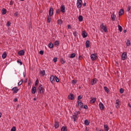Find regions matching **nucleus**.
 Returning a JSON list of instances; mask_svg holds the SVG:
<instances>
[{
	"instance_id": "6",
	"label": "nucleus",
	"mask_w": 131,
	"mask_h": 131,
	"mask_svg": "<svg viewBox=\"0 0 131 131\" xmlns=\"http://www.w3.org/2000/svg\"><path fill=\"white\" fill-rule=\"evenodd\" d=\"M53 11H54V10L53 9V7H50L49 11V16L50 17H52L53 16Z\"/></svg>"
},
{
	"instance_id": "15",
	"label": "nucleus",
	"mask_w": 131,
	"mask_h": 131,
	"mask_svg": "<svg viewBox=\"0 0 131 131\" xmlns=\"http://www.w3.org/2000/svg\"><path fill=\"white\" fill-rule=\"evenodd\" d=\"M50 80L52 83H54V82L55 81V77H54V75H51L50 78Z\"/></svg>"
},
{
	"instance_id": "57",
	"label": "nucleus",
	"mask_w": 131,
	"mask_h": 131,
	"mask_svg": "<svg viewBox=\"0 0 131 131\" xmlns=\"http://www.w3.org/2000/svg\"><path fill=\"white\" fill-rule=\"evenodd\" d=\"M10 6H12V5H13V1H10Z\"/></svg>"
},
{
	"instance_id": "1",
	"label": "nucleus",
	"mask_w": 131,
	"mask_h": 131,
	"mask_svg": "<svg viewBox=\"0 0 131 131\" xmlns=\"http://www.w3.org/2000/svg\"><path fill=\"white\" fill-rule=\"evenodd\" d=\"M91 58L92 61H96L98 59V55L97 54H92L91 55Z\"/></svg>"
},
{
	"instance_id": "29",
	"label": "nucleus",
	"mask_w": 131,
	"mask_h": 131,
	"mask_svg": "<svg viewBox=\"0 0 131 131\" xmlns=\"http://www.w3.org/2000/svg\"><path fill=\"white\" fill-rule=\"evenodd\" d=\"M76 118H77V116H76V115H74L72 117V119H74V121L76 122Z\"/></svg>"
},
{
	"instance_id": "45",
	"label": "nucleus",
	"mask_w": 131,
	"mask_h": 131,
	"mask_svg": "<svg viewBox=\"0 0 131 131\" xmlns=\"http://www.w3.org/2000/svg\"><path fill=\"white\" fill-rule=\"evenodd\" d=\"M77 99L78 101H80V100H81V99H82V96H81V95H79V96H78Z\"/></svg>"
},
{
	"instance_id": "36",
	"label": "nucleus",
	"mask_w": 131,
	"mask_h": 131,
	"mask_svg": "<svg viewBox=\"0 0 131 131\" xmlns=\"http://www.w3.org/2000/svg\"><path fill=\"white\" fill-rule=\"evenodd\" d=\"M118 27L120 32H121L122 31V27H121L120 25H119L118 26Z\"/></svg>"
},
{
	"instance_id": "22",
	"label": "nucleus",
	"mask_w": 131,
	"mask_h": 131,
	"mask_svg": "<svg viewBox=\"0 0 131 131\" xmlns=\"http://www.w3.org/2000/svg\"><path fill=\"white\" fill-rule=\"evenodd\" d=\"M104 131L109 130V126L107 125L104 124Z\"/></svg>"
},
{
	"instance_id": "47",
	"label": "nucleus",
	"mask_w": 131,
	"mask_h": 131,
	"mask_svg": "<svg viewBox=\"0 0 131 131\" xmlns=\"http://www.w3.org/2000/svg\"><path fill=\"white\" fill-rule=\"evenodd\" d=\"M38 79H37L35 82V86H37L38 84Z\"/></svg>"
},
{
	"instance_id": "23",
	"label": "nucleus",
	"mask_w": 131,
	"mask_h": 131,
	"mask_svg": "<svg viewBox=\"0 0 131 131\" xmlns=\"http://www.w3.org/2000/svg\"><path fill=\"white\" fill-rule=\"evenodd\" d=\"M54 127L55 128H58L59 127V122L57 121H55V123L54 124Z\"/></svg>"
},
{
	"instance_id": "53",
	"label": "nucleus",
	"mask_w": 131,
	"mask_h": 131,
	"mask_svg": "<svg viewBox=\"0 0 131 131\" xmlns=\"http://www.w3.org/2000/svg\"><path fill=\"white\" fill-rule=\"evenodd\" d=\"M39 54L40 55H43V51L41 50L39 51Z\"/></svg>"
},
{
	"instance_id": "52",
	"label": "nucleus",
	"mask_w": 131,
	"mask_h": 131,
	"mask_svg": "<svg viewBox=\"0 0 131 131\" xmlns=\"http://www.w3.org/2000/svg\"><path fill=\"white\" fill-rule=\"evenodd\" d=\"M57 57H54L53 59V62H54V63H56V62H57Z\"/></svg>"
},
{
	"instance_id": "56",
	"label": "nucleus",
	"mask_w": 131,
	"mask_h": 131,
	"mask_svg": "<svg viewBox=\"0 0 131 131\" xmlns=\"http://www.w3.org/2000/svg\"><path fill=\"white\" fill-rule=\"evenodd\" d=\"M60 13V9H57L56 10V14H59Z\"/></svg>"
},
{
	"instance_id": "61",
	"label": "nucleus",
	"mask_w": 131,
	"mask_h": 131,
	"mask_svg": "<svg viewBox=\"0 0 131 131\" xmlns=\"http://www.w3.org/2000/svg\"><path fill=\"white\" fill-rule=\"evenodd\" d=\"M79 59L80 60H81V59H82V56H79Z\"/></svg>"
},
{
	"instance_id": "46",
	"label": "nucleus",
	"mask_w": 131,
	"mask_h": 131,
	"mask_svg": "<svg viewBox=\"0 0 131 131\" xmlns=\"http://www.w3.org/2000/svg\"><path fill=\"white\" fill-rule=\"evenodd\" d=\"M11 131H16V127L15 126L12 127V128L11 129Z\"/></svg>"
},
{
	"instance_id": "34",
	"label": "nucleus",
	"mask_w": 131,
	"mask_h": 131,
	"mask_svg": "<svg viewBox=\"0 0 131 131\" xmlns=\"http://www.w3.org/2000/svg\"><path fill=\"white\" fill-rule=\"evenodd\" d=\"M54 79L56 80V82H59L60 81V80L59 79L58 77H57V76H54Z\"/></svg>"
},
{
	"instance_id": "38",
	"label": "nucleus",
	"mask_w": 131,
	"mask_h": 131,
	"mask_svg": "<svg viewBox=\"0 0 131 131\" xmlns=\"http://www.w3.org/2000/svg\"><path fill=\"white\" fill-rule=\"evenodd\" d=\"M23 83V80L21 79L20 81L18 83V85L20 86Z\"/></svg>"
},
{
	"instance_id": "5",
	"label": "nucleus",
	"mask_w": 131,
	"mask_h": 131,
	"mask_svg": "<svg viewBox=\"0 0 131 131\" xmlns=\"http://www.w3.org/2000/svg\"><path fill=\"white\" fill-rule=\"evenodd\" d=\"M127 58V53L126 52H123L122 54V59L123 61L126 60Z\"/></svg>"
},
{
	"instance_id": "62",
	"label": "nucleus",
	"mask_w": 131,
	"mask_h": 131,
	"mask_svg": "<svg viewBox=\"0 0 131 131\" xmlns=\"http://www.w3.org/2000/svg\"><path fill=\"white\" fill-rule=\"evenodd\" d=\"M85 6H86V3H84V4H83V7H85Z\"/></svg>"
},
{
	"instance_id": "3",
	"label": "nucleus",
	"mask_w": 131,
	"mask_h": 131,
	"mask_svg": "<svg viewBox=\"0 0 131 131\" xmlns=\"http://www.w3.org/2000/svg\"><path fill=\"white\" fill-rule=\"evenodd\" d=\"M82 5V0H77V7L78 9H80L81 8V6Z\"/></svg>"
},
{
	"instance_id": "64",
	"label": "nucleus",
	"mask_w": 131,
	"mask_h": 131,
	"mask_svg": "<svg viewBox=\"0 0 131 131\" xmlns=\"http://www.w3.org/2000/svg\"><path fill=\"white\" fill-rule=\"evenodd\" d=\"M2 115H3V114H2V113H0V118L2 117Z\"/></svg>"
},
{
	"instance_id": "58",
	"label": "nucleus",
	"mask_w": 131,
	"mask_h": 131,
	"mask_svg": "<svg viewBox=\"0 0 131 131\" xmlns=\"http://www.w3.org/2000/svg\"><path fill=\"white\" fill-rule=\"evenodd\" d=\"M68 29H69L70 28H71V26L70 25H68Z\"/></svg>"
},
{
	"instance_id": "30",
	"label": "nucleus",
	"mask_w": 131,
	"mask_h": 131,
	"mask_svg": "<svg viewBox=\"0 0 131 131\" xmlns=\"http://www.w3.org/2000/svg\"><path fill=\"white\" fill-rule=\"evenodd\" d=\"M75 56H76L75 53H72L71 54V56H70V58H71V59H73V58H75Z\"/></svg>"
},
{
	"instance_id": "24",
	"label": "nucleus",
	"mask_w": 131,
	"mask_h": 131,
	"mask_svg": "<svg viewBox=\"0 0 131 131\" xmlns=\"http://www.w3.org/2000/svg\"><path fill=\"white\" fill-rule=\"evenodd\" d=\"M96 98H93L92 99H91L90 101V103H92V104H94L96 102Z\"/></svg>"
},
{
	"instance_id": "14",
	"label": "nucleus",
	"mask_w": 131,
	"mask_h": 131,
	"mask_svg": "<svg viewBox=\"0 0 131 131\" xmlns=\"http://www.w3.org/2000/svg\"><path fill=\"white\" fill-rule=\"evenodd\" d=\"M99 108H100V110H103L105 108L104 104H103V103H102V102L99 103Z\"/></svg>"
},
{
	"instance_id": "9",
	"label": "nucleus",
	"mask_w": 131,
	"mask_h": 131,
	"mask_svg": "<svg viewBox=\"0 0 131 131\" xmlns=\"http://www.w3.org/2000/svg\"><path fill=\"white\" fill-rule=\"evenodd\" d=\"M11 91H13V94H16V93H18V92H19V89H18L17 87H14L12 89Z\"/></svg>"
},
{
	"instance_id": "49",
	"label": "nucleus",
	"mask_w": 131,
	"mask_h": 131,
	"mask_svg": "<svg viewBox=\"0 0 131 131\" xmlns=\"http://www.w3.org/2000/svg\"><path fill=\"white\" fill-rule=\"evenodd\" d=\"M76 82H77V80H73L72 81V83H73V84H76Z\"/></svg>"
},
{
	"instance_id": "43",
	"label": "nucleus",
	"mask_w": 131,
	"mask_h": 131,
	"mask_svg": "<svg viewBox=\"0 0 131 131\" xmlns=\"http://www.w3.org/2000/svg\"><path fill=\"white\" fill-rule=\"evenodd\" d=\"M60 62H61V64H64L65 63V61L64 60V59H63V58L60 59Z\"/></svg>"
},
{
	"instance_id": "40",
	"label": "nucleus",
	"mask_w": 131,
	"mask_h": 131,
	"mask_svg": "<svg viewBox=\"0 0 131 131\" xmlns=\"http://www.w3.org/2000/svg\"><path fill=\"white\" fill-rule=\"evenodd\" d=\"M120 94H123L124 93V89L121 88L119 91Z\"/></svg>"
},
{
	"instance_id": "41",
	"label": "nucleus",
	"mask_w": 131,
	"mask_h": 131,
	"mask_svg": "<svg viewBox=\"0 0 131 131\" xmlns=\"http://www.w3.org/2000/svg\"><path fill=\"white\" fill-rule=\"evenodd\" d=\"M54 45L55 46H59V45H60V42H59V41H55L54 42Z\"/></svg>"
},
{
	"instance_id": "13",
	"label": "nucleus",
	"mask_w": 131,
	"mask_h": 131,
	"mask_svg": "<svg viewBox=\"0 0 131 131\" xmlns=\"http://www.w3.org/2000/svg\"><path fill=\"white\" fill-rule=\"evenodd\" d=\"M82 36L83 38H85L88 36V34L86 33V32L85 31H83L82 32Z\"/></svg>"
},
{
	"instance_id": "48",
	"label": "nucleus",
	"mask_w": 131,
	"mask_h": 131,
	"mask_svg": "<svg viewBox=\"0 0 131 131\" xmlns=\"http://www.w3.org/2000/svg\"><path fill=\"white\" fill-rule=\"evenodd\" d=\"M17 63H19L20 65H22L23 64V62L22 61H20L19 59L17 60Z\"/></svg>"
},
{
	"instance_id": "4",
	"label": "nucleus",
	"mask_w": 131,
	"mask_h": 131,
	"mask_svg": "<svg viewBox=\"0 0 131 131\" xmlns=\"http://www.w3.org/2000/svg\"><path fill=\"white\" fill-rule=\"evenodd\" d=\"M101 29H103L104 32H108V30L107 29V26H104V24H102L100 25Z\"/></svg>"
},
{
	"instance_id": "39",
	"label": "nucleus",
	"mask_w": 131,
	"mask_h": 131,
	"mask_svg": "<svg viewBox=\"0 0 131 131\" xmlns=\"http://www.w3.org/2000/svg\"><path fill=\"white\" fill-rule=\"evenodd\" d=\"M79 114H80V112L79 111L75 112L74 113V115H76L77 117V115H78Z\"/></svg>"
},
{
	"instance_id": "35",
	"label": "nucleus",
	"mask_w": 131,
	"mask_h": 131,
	"mask_svg": "<svg viewBox=\"0 0 131 131\" xmlns=\"http://www.w3.org/2000/svg\"><path fill=\"white\" fill-rule=\"evenodd\" d=\"M126 46L127 47H129V46H130V41L128 39L127 40Z\"/></svg>"
},
{
	"instance_id": "11",
	"label": "nucleus",
	"mask_w": 131,
	"mask_h": 131,
	"mask_svg": "<svg viewBox=\"0 0 131 131\" xmlns=\"http://www.w3.org/2000/svg\"><path fill=\"white\" fill-rule=\"evenodd\" d=\"M60 12L61 13H65V6L64 5L61 6Z\"/></svg>"
},
{
	"instance_id": "19",
	"label": "nucleus",
	"mask_w": 131,
	"mask_h": 131,
	"mask_svg": "<svg viewBox=\"0 0 131 131\" xmlns=\"http://www.w3.org/2000/svg\"><path fill=\"white\" fill-rule=\"evenodd\" d=\"M92 82V85H94V84H96V83H97V79L94 78L92 80V81H91Z\"/></svg>"
},
{
	"instance_id": "33",
	"label": "nucleus",
	"mask_w": 131,
	"mask_h": 131,
	"mask_svg": "<svg viewBox=\"0 0 131 131\" xmlns=\"http://www.w3.org/2000/svg\"><path fill=\"white\" fill-rule=\"evenodd\" d=\"M84 124L85 125H90V122H89V120H85L84 121Z\"/></svg>"
},
{
	"instance_id": "27",
	"label": "nucleus",
	"mask_w": 131,
	"mask_h": 131,
	"mask_svg": "<svg viewBox=\"0 0 131 131\" xmlns=\"http://www.w3.org/2000/svg\"><path fill=\"white\" fill-rule=\"evenodd\" d=\"M61 131H67V127L62 126L61 128Z\"/></svg>"
},
{
	"instance_id": "63",
	"label": "nucleus",
	"mask_w": 131,
	"mask_h": 131,
	"mask_svg": "<svg viewBox=\"0 0 131 131\" xmlns=\"http://www.w3.org/2000/svg\"><path fill=\"white\" fill-rule=\"evenodd\" d=\"M123 32H124V33H126V30H124L123 31Z\"/></svg>"
},
{
	"instance_id": "21",
	"label": "nucleus",
	"mask_w": 131,
	"mask_h": 131,
	"mask_svg": "<svg viewBox=\"0 0 131 131\" xmlns=\"http://www.w3.org/2000/svg\"><path fill=\"white\" fill-rule=\"evenodd\" d=\"M51 21H52V17L50 15H47V22L50 23Z\"/></svg>"
},
{
	"instance_id": "50",
	"label": "nucleus",
	"mask_w": 131,
	"mask_h": 131,
	"mask_svg": "<svg viewBox=\"0 0 131 131\" xmlns=\"http://www.w3.org/2000/svg\"><path fill=\"white\" fill-rule=\"evenodd\" d=\"M10 26H11V23H10V21H8L7 26H8V27H10Z\"/></svg>"
},
{
	"instance_id": "37",
	"label": "nucleus",
	"mask_w": 131,
	"mask_h": 131,
	"mask_svg": "<svg viewBox=\"0 0 131 131\" xmlns=\"http://www.w3.org/2000/svg\"><path fill=\"white\" fill-rule=\"evenodd\" d=\"M62 23H63V21L62 20V19H58L57 20V24H62Z\"/></svg>"
},
{
	"instance_id": "18",
	"label": "nucleus",
	"mask_w": 131,
	"mask_h": 131,
	"mask_svg": "<svg viewBox=\"0 0 131 131\" xmlns=\"http://www.w3.org/2000/svg\"><path fill=\"white\" fill-rule=\"evenodd\" d=\"M78 105L80 107V108H83V103L82 102H79V101H78Z\"/></svg>"
},
{
	"instance_id": "55",
	"label": "nucleus",
	"mask_w": 131,
	"mask_h": 131,
	"mask_svg": "<svg viewBox=\"0 0 131 131\" xmlns=\"http://www.w3.org/2000/svg\"><path fill=\"white\" fill-rule=\"evenodd\" d=\"M83 108H84V109H88L89 107H88V105H84Z\"/></svg>"
},
{
	"instance_id": "7",
	"label": "nucleus",
	"mask_w": 131,
	"mask_h": 131,
	"mask_svg": "<svg viewBox=\"0 0 131 131\" xmlns=\"http://www.w3.org/2000/svg\"><path fill=\"white\" fill-rule=\"evenodd\" d=\"M25 54V51H24V50H20L18 52V55H19V56H24V55Z\"/></svg>"
},
{
	"instance_id": "42",
	"label": "nucleus",
	"mask_w": 131,
	"mask_h": 131,
	"mask_svg": "<svg viewBox=\"0 0 131 131\" xmlns=\"http://www.w3.org/2000/svg\"><path fill=\"white\" fill-rule=\"evenodd\" d=\"M119 103H120V102L119 101V100L118 99L116 101V104H118L117 105H116V108H117V106L119 105Z\"/></svg>"
},
{
	"instance_id": "20",
	"label": "nucleus",
	"mask_w": 131,
	"mask_h": 131,
	"mask_svg": "<svg viewBox=\"0 0 131 131\" xmlns=\"http://www.w3.org/2000/svg\"><path fill=\"white\" fill-rule=\"evenodd\" d=\"M39 74H41V75L45 76L46 75V71L45 70L40 71Z\"/></svg>"
},
{
	"instance_id": "32",
	"label": "nucleus",
	"mask_w": 131,
	"mask_h": 131,
	"mask_svg": "<svg viewBox=\"0 0 131 131\" xmlns=\"http://www.w3.org/2000/svg\"><path fill=\"white\" fill-rule=\"evenodd\" d=\"M6 57H7V53H6V52H4L2 54V58L3 59H6Z\"/></svg>"
},
{
	"instance_id": "44",
	"label": "nucleus",
	"mask_w": 131,
	"mask_h": 131,
	"mask_svg": "<svg viewBox=\"0 0 131 131\" xmlns=\"http://www.w3.org/2000/svg\"><path fill=\"white\" fill-rule=\"evenodd\" d=\"M130 9H131L130 6L128 5L127 9V12H129V11H130Z\"/></svg>"
},
{
	"instance_id": "16",
	"label": "nucleus",
	"mask_w": 131,
	"mask_h": 131,
	"mask_svg": "<svg viewBox=\"0 0 131 131\" xmlns=\"http://www.w3.org/2000/svg\"><path fill=\"white\" fill-rule=\"evenodd\" d=\"M32 94H35L36 93V87L33 86L32 88Z\"/></svg>"
},
{
	"instance_id": "51",
	"label": "nucleus",
	"mask_w": 131,
	"mask_h": 131,
	"mask_svg": "<svg viewBox=\"0 0 131 131\" xmlns=\"http://www.w3.org/2000/svg\"><path fill=\"white\" fill-rule=\"evenodd\" d=\"M73 35H74V36H77V31H75L73 33Z\"/></svg>"
},
{
	"instance_id": "17",
	"label": "nucleus",
	"mask_w": 131,
	"mask_h": 131,
	"mask_svg": "<svg viewBox=\"0 0 131 131\" xmlns=\"http://www.w3.org/2000/svg\"><path fill=\"white\" fill-rule=\"evenodd\" d=\"M90 40H88L86 41V42H85V47L87 49H88V48H90Z\"/></svg>"
},
{
	"instance_id": "60",
	"label": "nucleus",
	"mask_w": 131,
	"mask_h": 131,
	"mask_svg": "<svg viewBox=\"0 0 131 131\" xmlns=\"http://www.w3.org/2000/svg\"><path fill=\"white\" fill-rule=\"evenodd\" d=\"M17 101H18V99H17V98H15V99L14 100V102H17Z\"/></svg>"
},
{
	"instance_id": "28",
	"label": "nucleus",
	"mask_w": 131,
	"mask_h": 131,
	"mask_svg": "<svg viewBox=\"0 0 131 131\" xmlns=\"http://www.w3.org/2000/svg\"><path fill=\"white\" fill-rule=\"evenodd\" d=\"M104 90L105 92L106 93H107V94H108V93H109V89L108 88H107V86H104Z\"/></svg>"
},
{
	"instance_id": "54",
	"label": "nucleus",
	"mask_w": 131,
	"mask_h": 131,
	"mask_svg": "<svg viewBox=\"0 0 131 131\" xmlns=\"http://www.w3.org/2000/svg\"><path fill=\"white\" fill-rule=\"evenodd\" d=\"M14 16L15 17H18V12H16L14 13Z\"/></svg>"
},
{
	"instance_id": "25",
	"label": "nucleus",
	"mask_w": 131,
	"mask_h": 131,
	"mask_svg": "<svg viewBox=\"0 0 131 131\" xmlns=\"http://www.w3.org/2000/svg\"><path fill=\"white\" fill-rule=\"evenodd\" d=\"M78 20L79 22H82V21H83V17H82V15H79L78 16Z\"/></svg>"
},
{
	"instance_id": "10",
	"label": "nucleus",
	"mask_w": 131,
	"mask_h": 131,
	"mask_svg": "<svg viewBox=\"0 0 131 131\" xmlns=\"http://www.w3.org/2000/svg\"><path fill=\"white\" fill-rule=\"evenodd\" d=\"M69 100H74V94H70L68 97Z\"/></svg>"
},
{
	"instance_id": "2",
	"label": "nucleus",
	"mask_w": 131,
	"mask_h": 131,
	"mask_svg": "<svg viewBox=\"0 0 131 131\" xmlns=\"http://www.w3.org/2000/svg\"><path fill=\"white\" fill-rule=\"evenodd\" d=\"M38 93H39V94H42V93H43V92H45V90L43 89V86H42V85H40L38 88Z\"/></svg>"
},
{
	"instance_id": "8",
	"label": "nucleus",
	"mask_w": 131,
	"mask_h": 131,
	"mask_svg": "<svg viewBox=\"0 0 131 131\" xmlns=\"http://www.w3.org/2000/svg\"><path fill=\"white\" fill-rule=\"evenodd\" d=\"M111 18L112 19V21H115V19L116 18V15L114 13L111 15Z\"/></svg>"
},
{
	"instance_id": "59",
	"label": "nucleus",
	"mask_w": 131,
	"mask_h": 131,
	"mask_svg": "<svg viewBox=\"0 0 131 131\" xmlns=\"http://www.w3.org/2000/svg\"><path fill=\"white\" fill-rule=\"evenodd\" d=\"M23 75H24V77H25L26 76V73H25V72H24L23 73Z\"/></svg>"
},
{
	"instance_id": "12",
	"label": "nucleus",
	"mask_w": 131,
	"mask_h": 131,
	"mask_svg": "<svg viewBox=\"0 0 131 131\" xmlns=\"http://www.w3.org/2000/svg\"><path fill=\"white\" fill-rule=\"evenodd\" d=\"M124 14V10L122 9H120L119 12V17H120V16H122V15Z\"/></svg>"
},
{
	"instance_id": "26",
	"label": "nucleus",
	"mask_w": 131,
	"mask_h": 131,
	"mask_svg": "<svg viewBox=\"0 0 131 131\" xmlns=\"http://www.w3.org/2000/svg\"><path fill=\"white\" fill-rule=\"evenodd\" d=\"M2 14L3 15H6L7 14V9L3 8L2 9Z\"/></svg>"
},
{
	"instance_id": "31",
	"label": "nucleus",
	"mask_w": 131,
	"mask_h": 131,
	"mask_svg": "<svg viewBox=\"0 0 131 131\" xmlns=\"http://www.w3.org/2000/svg\"><path fill=\"white\" fill-rule=\"evenodd\" d=\"M48 47L50 49H53V48H54V45L52 43H50Z\"/></svg>"
}]
</instances>
